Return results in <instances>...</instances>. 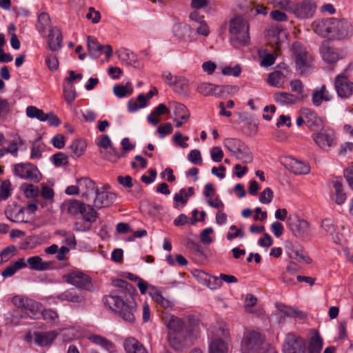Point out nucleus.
<instances>
[{
  "instance_id": "0e129e2a",
  "label": "nucleus",
  "mask_w": 353,
  "mask_h": 353,
  "mask_svg": "<svg viewBox=\"0 0 353 353\" xmlns=\"http://www.w3.org/2000/svg\"><path fill=\"white\" fill-rule=\"evenodd\" d=\"M273 198V192L270 188H266L259 194V201L262 203H270Z\"/></svg>"
},
{
  "instance_id": "bb28decb",
  "label": "nucleus",
  "mask_w": 353,
  "mask_h": 353,
  "mask_svg": "<svg viewBox=\"0 0 353 353\" xmlns=\"http://www.w3.org/2000/svg\"><path fill=\"white\" fill-rule=\"evenodd\" d=\"M169 107L173 109L174 114L176 118H179L185 122L189 120L190 116V112L183 103L176 101H171L169 103Z\"/></svg>"
},
{
  "instance_id": "49530a36",
  "label": "nucleus",
  "mask_w": 353,
  "mask_h": 353,
  "mask_svg": "<svg viewBox=\"0 0 353 353\" xmlns=\"http://www.w3.org/2000/svg\"><path fill=\"white\" fill-rule=\"evenodd\" d=\"M332 185L334 188L335 203L338 205H342L346 200V194L343 192L342 189V184L339 181H332Z\"/></svg>"
},
{
  "instance_id": "69168bd1",
  "label": "nucleus",
  "mask_w": 353,
  "mask_h": 353,
  "mask_svg": "<svg viewBox=\"0 0 353 353\" xmlns=\"http://www.w3.org/2000/svg\"><path fill=\"white\" fill-rule=\"evenodd\" d=\"M276 307L281 316H292L294 312V307L286 306L281 303H276Z\"/></svg>"
},
{
  "instance_id": "de8ad7c7",
  "label": "nucleus",
  "mask_w": 353,
  "mask_h": 353,
  "mask_svg": "<svg viewBox=\"0 0 353 353\" xmlns=\"http://www.w3.org/2000/svg\"><path fill=\"white\" fill-rule=\"evenodd\" d=\"M68 149L70 150V152L72 157H79L83 154L85 149V144L83 141L75 140L72 142Z\"/></svg>"
},
{
  "instance_id": "a878e982",
  "label": "nucleus",
  "mask_w": 353,
  "mask_h": 353,
  "mask_svg": "<svg viewBox=\"0 0 353 353\" xmlns=\"http://www.w3.org/2000/svg\"><path fill=\"white\" fill-rule=\"evenodd\" d=\"M285 36V33L279 26H275L270 28L267 33L269 42L272 45H276V49L279 48L280 43Z\"/></svg>"
},
{
  "instance_id": "37998d69",
  "label": "nucleus",
  "mask_w": 353,
  "mask_h": 353,
  "mask_svg": "<svg viewBox=\"0 0 353 353\" xmlns=\"http://www.w3.org/2000/svg\"><path fill=\"white\" fill-rule=\"evenodd\" d=\"M244 143L238 139L227 138L223 140V145L234 155L238 152Z\"/></svg>"
},
{
  "instance_id": "6ab92c4d",
  "label": "nucleus",
  "mask_w": 353,
  "mask_h": 353,
  "mask_svg": "<svg viewBox=\"0 0 353 353\" xmlns=\"http://www.w3.org/2000/svg\"><path fill=\"white\" fill-rule=\"evenodd\" d=\"M302 115L305 117V123L312 130H319L323 127V121L312 110L308 108L302 109Z\"/></svg>"
},
{
  "instance_id": "ddd939ff",
  "label": "nucleus",
  "mask_w": 353,
  "mask_h": 353,
  "mask_svg": "<svg viewBox=\"0 0 353 353\" xmlns=\"http://www.w3.org/2000/svg\"><path fill=\"white\" fill-rule=\"evenodd\" d=\"M191 332L168 334L167 336L168 341L174 350L180 351L192 345V341L190 338Z\"/></svg>"
},
{
  "instance_id": "6e6552de",
  "label": "nucleus",
  "mask_w": 353,
  "mask_h": 353,
  "mask_svg": "<svg viewBox=\"0 0 353 353\" xmlns=\"http://www.w3.org/2000/svg\"><path fill=\"white\" fill-rule=\"evenodd\" d=\"M288 225L297 238L306 239L310 236V223L305 219H300L299 216H290L288 219Z\"/></svg>"
},
{
  "instance_id": "c85d7f7f",
  "label": "nucleus",
  "mask_w": 353,
  "mask_h": 353,
  "mask_svg": "<svg viewBox=\"0 0 353 353\" xmlns=\"http://www.w3.org/2000/svg\"><path fill=\"white\" fill-rule=\"evenodd\" d=\"M219 85L207 82L199 83L196 86L197 92L203 96H219Z\"/></svg>"
},
{
  "instance_id": "c756f323",
  "label": "nucleus",
  "mask_w": 353,
  "mask_h": 353,
  "mask_svg": "<svg viewBox=\"0 0 353 353\" xmlns=\"http://www.w3.org/2000/svg\"><path fill=\"white\" fill-rule=\"evenodd\" d=\"M173 85H174V92L185 97L189 96L190 89V83L188 79L181 77H175Z\"/></svg>"
},
{
  "instance_id": "79ce46f5",
  "label": "nucleus",
  "mask_w": 353,
  "mask_h": 353,
  "mask_svg": "<svg viewBox=\"0 0 353 353\" xmlns=\"http://www.w3.org/2000/svg\"><path fill=\"white\" fill-rule=\"evenodd\" d=\"M88 339L93 343L101 346L108 351H110L114 347L113 343L101 336L92 334L88 336Z\"/></svg>"
},
{
  "instance_id": "6e6d98bb",
  "label": "nucleus",
  "mask_w": 353,
  "mask_h": 353,
  "mask_svg": "<svg viewBox=\"0 0 353 353\" xmlns=\"http://www.w3.org/2000/svg\"><path fill=\"white\" fill-rule=\"evenodd\" d=\"M26 114L30 118H37L41 121H45L46 114L42 110L35 106H28L26 108Z\"/></svg>"
},
{
  "instance_id": "4d7b16f0",
  "label": "nucleus",
  "mask_w": 353,
  "mask_h": 353,
  "mask_svg": "<svg viewBox=\"0 0 353 353\" xmlns=\"http://www.w3.org/2000/svg\"><path fill=\"white\" fill-rule=\"evenodd\" d=\"M21 188L23 190L26 196L28 198H34L39 194V189L32 184H23Z\"/></svg>"
},
{
  "instance_id": "a211bd4d",
  "label": "nucleus",
  "mask_w": 353,
  "mask_h": 353,
  "mask_svg": "<svg viewBox=\"0 0 353 353\" xmlns=\"http://www.w3.org/2000/svg\"><path fill=\"white\" fill-rule=\"evenodd\" d=\"M77 183L79 184L80 193L86 199L93 197L98 190L94 181L90 178L79 179L77 181Z\"/></svg>"
},
{
  "instance_id": "9b49d317",
  "label": "nucleus",
  "mask_w": 353,
  "mask_h": 353,
  "mask_svg": "<svg viewBox=\"0 0 353 353\" xmlns=\"http://www.w3.org/2000/svg\"><path fill=\"white\" fill-rule=\"evenodd\" d=\"M334 88L339 97L347 99L353 94V82L342 73L336 77Z\"/></svg>"
},
{
  "instance_id": "09e8293b",
  "label": "nucleus",
  "mask_w": 353,
  "mask_h": 353,
  "mask_svg": "<svg viewBox=\"0 0 353 353\" xmlns=\"http://www.w3.org/2000/svg\"><path fill=\"white\" fill-rule=\"evenodd\" d=\"M284 78L281 72L276 70L269 74L268 81L271 85L279 88L284 83Z\"/></svg>"
},
{
  "instance_id": "58836bf2",
  "label": "nucleus",
  "mask_w": 353,
  "mask_h": 353,
  "mask_svg": "<svg viewBox=\"0 0 353 353\" xmlns=\"http://www.w3.org/2000/svg\"><path fill=\"white\" fill-rule=\"evenodd\" d=\"M30 316L27 312H24L21 309H16L12 313H8L6 317L7 323L10 325H17L19 323L20 320L26 318V316Z\"/></svg>"
},
{
  "instance_id": "393cba45",
  "label": "nucleus",
  "mask_w": 353,
  "mask_h": 353,
  "mask_svg": "<svg viewBox=\"0 0 353 353\" xmlns=\"http://www.w3.org/2000/svg\"><path fill=\"white\" fill-rule=\"evenodd\" d=\"M58 333L53 330L34 333V341L37 344L46 346L51 344L57 338Z\"/></svg>"
},
{
  "instance_id": "7c9ffc66",
  "label": "nucleus",
  "mask_w": 353,
  "mask_h": 353,
  "mask_svg": "<svg viewBox=\"0 0 353 353\" xmlns=\"http://www.w3.org/2000/svg\"><path fill=\"white\" fill-rule=\"evenodd\" d=\"M288 168L295 174H307L310 172L309 164L292 159L288 163Z\"/></svg>"
},
{
  "instance_id": "e433bc0d",
  "label": "nucleus",
  "mask_w": 353,
  "mask_h": 353,
  "mask_svg": "<svg viewBox=\"0 0 353 353\" xmlns=\"http://www.w3.org/2000/svg\"><path fill=\"white\" fill-rule=\"evenodd\" d=\"M152 299L165 309L172 308L174 305V301L166 299L157 290H153L150 292Z\"/></svg>"
},
{
  "instance_id": "4c0bfd02",
  "label": "nucleus",
  "mask_w": 353,
  "mask_h": 353,
  "mask_svg": "<svg viewBox=\"0 0 353 353\" xmlns=\"http://www.w3.org/2000/svg\"><path fill=\"white\" fill-rule=\"evenodd\" d=\"M228 351L227 343L221 339H214L210 343L209 353H228Z\"/></svg>"
},
{
  "instance_id": "1a4fd4ad",
  "label": "nucleus",
  "mask_w": 353,
  "mask_h": 353,
  "mask_svg": "<svg viewBox=\"0 0 353 353\" xmlns=\"http://www.w3.org/2000/svg\"><path fill=\"white\" fill-rule=\"evenodd\" d=\"M282 350L283 353H304L305 342L299 336L290 332L285 337Z\"/></svg>"
},
{
  "instance_id": "2f4dec72",
  "label": "nucleus",
  "mask_w": 353,
  "mask_h": 353,
  "mask_svg": "<svg viewBox=\"0 0 353 353\" xmlns=\"http://www.w3.org/2000/svg\"><path fill=\"white\" fill-rule=\"evenodd\" d=\"M87 46L90 57L97 59L101 55L103 46L99 43L96 39L88 36L87 38Z\"/></svg>"
},
{
  "instance_id": "c03bdc74",
  "label": "nucleus",
  "mask_w": 353,
  "mask_h": 353,
  "mask_svg": "<svg viewBox=\"0 0 353 353\" xmlns=\"http://www.w3.org/2000/svg\"><path fill=\"white\" fill-rule=\"evenodd\" d=\"M323 347V341L318 333H316L310 339L308 346L309 353H319Z\"/></svg>"
},
{
  "instance_id": "052dcab7",
  "label": "nucleus",
  "mask_w": 353,
  "mask_h": 353,
  "mask_svg": "<svg viewBox=\"0 0 353 353\" xmlns=\"http://www.w3.org/2000/svg\"><path fill=\"white\" fill-rule=\"evenodd\" d=\"M41 314L43 319L50 323H54L59 318L57 311L52 309H45Z\"/></svg>"
},
{
  "instance_id": "b1692460",
  "label": "nucleus",
  "mask_w": 353,
  "mask_h": 353,
  "mask_svg": "<svg viewBox=\"0 0 353 353\" xmlns=\"http://www.w3.org/2000/svg\"><path fill=\"white\" fill-rule=\"evenodd\" d=\"M312 96V103L316 106L320 105L323 101H329L331 100V95L325 85H322L320 88H315L313 90Z\"/></svg>"
},
{
  "instance_id": "4468645a",
  "label": "nucleus",
  "mask_w": 353,
  "mask_h": 353,
  "mask_svg": "<svg viewBox=\"0 0 353 353\" xmlns=\"http://www.w3.org/2000/svg\"><path fill=\"white\" fill-rule=\"evenodd\" d=\"M14 173L20 178L32 180L35 182L39 181V172L32 164H18L14 167Z\"/></svg>"
},
{
  "instance_id": "f03ea898",
  "label": "nucleus",
  "mask_w": 353,
  "mask_h": 353,
  "mask_svg": "<svg viewBox=\"0 0 353 353\" xmlns=\"http://www.w3.org/2000/svg\"><path fill=\"white\" fill-rule=\"evenodd\" d=\"M249 26L248 21L241 16L236 17L230 21L229 32L232 37V45L239 48L250 43Z\"/></svg>"
},
{
  "instance_id": "7ed1b4c3",
  "label": "nucleus",
  "mask_w": 353,
  "mask_h": 353,
  "mask_svg": "<svg viewBox=\"0 0 353 353\" xmlns=\"http://www.w3.org/2000/svg\"><path fill=\"white\" fill-rule=\"evenodd\" d=\"M61 207L71 216L81 214L85 222L90 223L95 222L98 217V213L92 205L77 199L68 200Z\"/></svg>"
},
{
  "instance_id": "5fc2aeb1",
  "label": "nucleus",
  "mask_w": 353,
  "mask_h": 353,
  "mask_svg": "<svg viewBox=\"0 0 353 353\" xmlns=\"http://www.w3.org/2000/svg\"><path fill=\"white\" fill-rule=\"evenodd\" d=\"M12 303L17 307V309H21L23 310V309H26L28 312V310H30V312H32V309H28L29 306H33V304H30L29 302H32L31 301H28L26 299H24L23 297H21L20 296H15L12 298Z\"/></svg>"
},
{
  "instance_id": "c9c22d12",
  "label": "nucleus",
  "mask_w": 353,
  "mask_h": 353,
  "mask_svg": "<svg viewBox=\"0 0 353 353\" xmlns=\"http://www.w3.org/2000/svg\"><path fill=\"white\" fill-rule=\"evenodd\" d=\"M30 269L43 271L50 269L51 264L48 262L43 261L42 259L39 256L30 257L27 259Z\"/></svg>"
},
{
  "instance_id": "a18cd8bd",
  "label": "nucleus",
  "mask_w": 353,
  "mask_h": 353,
  "mask_svg": "<svg viewBox=\"0 0 353 353\" xmlns=\"http://www.w3.org/2000/svg\"><path fill=\"white\" fill-rule=\"evenodd\" d=\"M48 28H50V16L46 12H42L38 17L37 28L39 32L44 33Z\"/></svg>"
},
{
  "instance_id": "e2e57ef3",
  "label": "nucleus",
  "mask_w": 353,
  "mask_h": 353,
  "mask_svg": "<svg viewBox=\"0 0 353 353\" xmlns=\"http://www.w3.org/2000/svg\"><path fill=\"white\" fill-rule=\"evenodd\" d=\"M52 159L53 163L57 167L68 163V156L62 152L54 154Z\"/></svg>"
},
{
  "instance_id": "338daca9",
  "label": "nucleus",
  "mask_w": 353,
  "mask_h": 353,
  "mask_svg": "<svg viewBox=\"0 0 353 353\" xmlns=\"http://www.w3.org/2000/svg\"><path fill=\"white\" fill-rule=\"evenodd\" d=\"M188 160L195 165L202 164V158L199 150H192L188 154Z\"/></svg>"
},
{
  "instance_id": "412c9836",
  "label": "nucleus",
  "mask_w": 353,
  "mask_h": 353,
  "mask_svg": "<svg viewBox=\"0 0 353 353\" xmlns=\"http://www.w3.org/2000/svg\"><path fill=\"white\" fill-rule=\"evenodd\" d=\"M332 18L318 19L314 21L312 24L314 31L323 37L331 33Z\"/></svg>"
},
{
  "instance_id": "a19ab883",
  "label": "nucleus",
  "mask_w": 353,
  "mask_h": 353,
  "mask_svg": "<svg viewBox=\"0 0 353 353\" xmlns=\"http://www.w3.org/2000/svg\"><path fill=\"white\" fill-rule=\"evenodd\" d=\"M26 267V263L22 259H19L14 263L6 267L4 270L1 272V275L4 278L10 277L15 274V272L21 268Z\"/></svg>"
},
{
  "instance_id": "39448f33",
  "label": "nucleus",
  "mask_w": 353,
  "mask_h": 353,
  "mask_svg": "<svg viewBox=\"0 0 353 353\" xmlns=\"http://www.w3.org/2000/svg\"><path fill=\"white\" fill-rule=\"evenodd\" d=\"M268 348L263 336L259 332L251 331L243 337L241 350V353H261Z\"/></svg>"
},
{
  "instance_id": "aec40b11",
  "label": "nucleus",
  "mask_w": 353,
  "mask_h": 353,
  "mask_svg": "<svg viewBox=\"0 0 353 353\" xmlns=\"http://www.w3.org/2000/svg\"><path fill=\"white\" fill-rule=\"evenodd\" d=\"M56 299L61 301H68L74 303H80L84 301L85 296L83 293H77L73 288L68 289L57 295Z\"/></svg>"
},
{
  "instance_id": "dca6fc26",
  "label": "nucleus",
  "mask_w": 353,
  "mask_h": 353,
  "mask_svg": "<svg viewBox=\"0 0 353 353\" xmlns=\"http://www.w3.org/2000/svg\"><path fill=\"white\" fill-rule=\"evenodd\" d=\"M94 205L97 209L108 208L112 205L116 200V194L106 190H97L94 194Z\"/></svg>"
},
{
  "instance_id": "72a5a7b5",
  "label": "nucleus",
  "mask_w": 353,
  "mask_h": 353,
  "mask_svg": "<svg viewBox=\"0 0 353 353\" xmlns=\"http://www.w3.org/2000/svg\"><path fill=\"white\" fill-rule=\"evenodd\" d=\"M174 32L180 39L185 41H191L192 28L187 24H178L174 27Z\"/></svg>"
},
{
  "instance_id": "864d4df0",
  "label": "nucleus",
  "mask_w": 353,
  "mask_h": 353,
  "mask_svg": "<svg viewBox=\"0 0 353 353\" xmlns=\"http://www.w3.org/2000/svg\"><path fill=\"white\" fill-rule=\"evenodd\" d=\"M119 60L127 65H134L135 63L134 54L128 50H121L117 52Z\"/></svg>"
},
{
  "instance_id": "bf43d9fd",
  "label": "nucleus",
  "mask_w": 353,
  "mask_h": 353,
  "mask_svg": "<svg viewBox=\"0 0 353 353\" xmlns=\"http://www.w3.org/2000/svg\"><path fill=\"white\" fill-rule=\"evenodd\" d=\"M321 228L325 230V232L329 234L330 236H334L336 227L334 224V222L330 219H325L322 221Z\"/></svg>"
},
{
  "instance_id": "473e14b6",
  "label": "nucleus",
  "mask_w": 353,
  "mask_h": 353,
  "mask_svg": "<svg viewBox=\"0 0 353 353\" xmlns=\"http://www.w3.org/2000/svg\"><path fill=\"white\" fill-rule=\"evenodd\" d=\"M25 208L20 207H14V208L6 212L7 218L15 223H26L25 220Z\"/></svg>"
},
{
  "instance_id": "9d476101",
  "label": "nucleus",
  "mask_w": 353,
  "mask_h": 353,
  "mask_svg": "<svg viewBox=\"0 0 353 353\" xmlns=\"http://www.w3.org/2000/svg\"><path fill=\"white\" fill-rule=\"evenodd\" d=\"M352 25L345 19L332 18L331 34L339 39H343L352 34Z\"/></svg>"
},
{
  "instance_id": "8fccbe9b",
  "label": "nucleus",
  "mask_w": 353,
  "mask_h": 353,
  "mask_svg": "<svg viewBox=\"0 0 353 353\" xmlns=\"http://www.w3.org/2000/svg\"><path fill=\"white\" fill-rule=\"evenodd\" d=\"M235 157L236 159L242 161L244 163H250L253 159L252 152L245 143L236 154Z\"/></svg>"
},
{
  "instance_id": "ea45409f",
  "label": "nucleus",
  "mask_w": 353,
  "mask_h": 353,
  "mask_svg": "<svg viewBox=\"0 0 353 353\" xmlns=\"http://www.w3.org/2000/svg\"><path fill=\"white\" fill-rule=\"evenodd\" d=\"M286 247L289 249V256L290 258L296 260L299 262H305L306 263H310L311 259L300 252L298 250L294 249L291 242H286Z\"/></svg>"
},
{
  "instance_id": "f257e3e1",
  "label": "nucleus",
  "mask_w": 353,
  "mask_h": 353,
  "mask_svg": "<svg viewBox=\"0 0 353 353\" xmlns=\"http://www.w3.org/2000/svg\"><path fill=\"white\" fill-rule=\"evenodd\" d=\"M112 283L117 289L103 297L104 305L117 313L123 321L130 323H134L137 304L133 301H130L129 298L133 296L136 289L122 279L113 280Z\"/></svg>"
},
{
  "instance_id": "0eeeda50",
  "label": "nucleus",
  "mask_w": 353,
  "mask_h": 353,
  "mask_svg": "<svg viewBox=\"0 0 353 353\" xmlns=\"http://www.w3.org/2000/svg\"><path fill=\"white\" fill-rule=\"evenodd\" d=\"M161 319L163 324L169 330L168 334L188 333L191 332L188 322L184 321L179 317L170 313L163 312Z\"/></svg>"
},
{
  "instance_id": "cd10ccee",
  "label": "nucleus",
  "mask_w": 353,
  "mask_h": 353,
  "mask_svg": "<svg viewBox=\"0 0 353 353\" xmlns=\"http://www.w3.org/2000/svg\"><path fill=\"white\" fill-rule=\"evenodd\" d=\"M274 101L281 105L294 104L299 101V97L295 94L279 92L274 94Z\"/></svg>"
},
{
  "instance_id": "4be33fe9",
  "label": "nucleus",
  "mask_w": 353,
  "mask_h": 353,
  "mask_svg": "<svg viewBox=\"0 0 353 353\" xmlns=\"http://www.w3.org/2000/svg\"><path fill=\"white\" fill-rule=\"evenodd\" d=\"M48 44L52 51H58L62 47V34L59 29L51 28L48 35Z\"/></svg>"
},
{
  "instance_id": "603ef678",
  "label": "nucleus",
  "mask_w": 353,
  "mask_h": 353,
  "mask_svg": "<svg viewBox=\"0 0 353 353\" xmlns=\"http://www.w3.org/2000/svg\"><path fill=\"white\" fill-rule=\"evenodd\" d=\"M133 88L131 83H127L125 85H117L113 88V92L116 96L122 98L126 95H130L132 93Z\"/></svg>"
},
{
  "instance_id": "2eb2a0df",
  "label": "nucleus",
  "mask_w": 353,
  "mask_h": 353,
  "mask_svg": "<svg viewBox=\"0 0 353 353\" xmlns=\"http://www.w3.org/2000/svg\"><path fill=\"white\" fill-rule=\"evenodd\" d=\"M312 139L319 147L327 151L334 144V134L330 130H325L313 134Z\"/></svg>"
},
{
  "instance_id": "423d86ee",
  "label": "nucleus",
  "mask_w": 353,
  "mask_h": 353,
  "mask_svg": "<svg viewBox=\"0 0 353 353\" xmlns=\"http://www.w3.org/2000/svg\"><path fill=\"white\" fill-rule=\"evenodd\" d=\"M316 3L314 0H302L297 3L290 1L288 11L296 17L305 19L312 17L316 11Z\"/></svg>"
},
{
  "instance_id": "774afa93",
  "label": "nucleus",
  "mask_w": 353,
  "mask_h": 353,
  "mask_svg": "<svg viewBox=\"0 0 353 353\" xmlns=\"http://www.w3.org/2000/svg\"><path fill=\"white\" fill-rule=\"evenodd\" d=\"M16 251V248L14 245H10L6 248L3 250L0 254V259L3 262V261H6L9 259H10L14 254Z\"/></svg>"
},
{
  "instance_id": "f3484780",
  "label": "nucleus",
  "mask_w": 353,
  "mask_h": 353,
  "mask_svg": "<svg viewBox=\"0 0 353 353\" xmlns=\"http://www.w3.org/2000/svg\"><path fill=\"white\" fill-rule=\"evenodd\" d=\"M98 145L104 150H110L106 152L101 151V154L109 161L115 162L121 157V155L112 146V141L108 135H103L101 137Z\"/></svg>"
},
{
  "instance_id": "13d9d810",
  "label": "nucleus",
  "mask_w": 353,
  "mask_h": 353,
  "mask_svg": "<svg viewBox=\"0 0 353 353\" xmlns=\"http://www.w3.org/2000/svg\"><path fill=\"white\" fill-rule=\"evenodd\" d=\"M76 96L75 88L72 85L64 87L63 97L68 104H71L74 101Z\"/></svg>"
},
{
  "instance_id": "3c124183",
  "label": "nucleus",
  "mask_w": 353,
  "mask_h": 353,
  "mask_svg": "<svg viewBox=\"0 0 353 353\" xmlns=\"http://www.w3.org/2000/svg\"><path fill=\"white\" fill-rule=\"evenodd\" d=\"M44 150V145L42 142L41 138H37L32 143L31 151V159H38L41 157V153Z\"/></svg>"
},
{
  "instance_id": "680f3d73",
  "label": "nucleus",
  "mask_w": 353,
  "mask_h": 353,
  "mask_svg": "<svg viewBox=\"0 0 353 353\" xmlns=\"http://www.w3.org/2000/svg\"><path fill=\"white\" fill-rule=\"evenodd\" d=\"M10 182L8 180L3 181L0 190V201L7 199L10 195Z\"/></svg>"
},
{
  "instance_id": "20e7f679",
  "label": "nucleus",
  "mask_w": 353,
  "mask_h": 353,
  "mask_svg": "<svg viewBox=\"0 0 353 353\" xmlns=\"http://www.w3.org/2000/svg\"><path fill=\"white\" fill-rule=\"evenodd\" d=\"M296 67L302 75H307L312 70L313 59L306 48L299 42H295L292 47Z\"/></svg>"
},
{
  "instance_id": "f704fd0d",
  "label": "nucleus",
  "mask_w": 353,
  "mask_h": 353,
  "mask_svg": "<svg viewBox=\"0 0 353 353\" xmlns=\"http://www.w3.org/2000/svg\"><path fill=\"white\" fill-rule=\"evenodd\" d=\"M321 53L323 60L329 63L336 62L339 59V55L334 50L328 46L327 43H323L321 48Z\"/></svg>"
},
{
  "instance_id": "5701e85b",
  "label": "nucleus",
  "mask_w": 353,
  "mask_h": 353,
  "mask_svg": "<svg viewBox=\"0 0 353 353\" xmlns=\"http://www.w3.org/2000/svg\"><path fill=\"white\" fill-rule=\"evenodd\" d=\"M126 353H148L145 347L135 338L128 337L123 342Z\"/></svg>"
},
{
  "instance_id": "f8f14e48",
  "label": "nucleus",
  "mask_w": 353,
  "mask_h": 353,
  "mask_svg": "<svg viewBox=\"0 0 353 353\" xmlns=\"http://www.w3.org/2000/svg\"><path fill=\"white\" fill-rule=\"evenodd\" d=\"M65 281L77 288L90 290L92 284L90 279L86 274L80 272H73L63 276Z\"/></svg>"
}]
</instances>
